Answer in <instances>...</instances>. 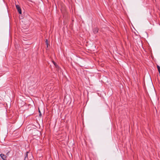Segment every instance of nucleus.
Here are the masks:
<instances>
[{
  "label": "nucleus",
  "mask_w": 160,
  "mask_h": 160,
  "mask_svg": "<svg viewBox=\"0 0 160 160\" xmlns=\"http://www.w3.org/2000/svg\"><path fill=\"white\" fill-rule=\"evenodd\" d=\"M16 8L17 9L18 12L20 14H22V11L21 9L19 6V5H18L16 4Z\"/></svg>",
  "instance_id": "obj_1"
},
{
  "label": "nucleus",
  "mask_w": 160,
  "mask_h": 160,
  "mask_svg": "<svg viewBox=\"0 0 160 160\" xmlns=\"http://www.w3.org/2000/svg\"><path fill=\"white\" fill-rule=\"evenodd\" d=\"M98 29L97 28H95L93 30V32L94 33H97L98 32Z\"/></svg>",
  "instance_id": "obj_4"
},
{
  "label": "nucleus",
  "mask_w": 160,
  "mask_h": 160,
  "mask_svg": "<svg viewBox=\"0 0 160 160\" xmlns=\"http://www.w3.org/2000/svg\"><path fill=\"white\" fill-rule=\"evenodd\" d=\"M0 156L3 160H7V156L6 155L3 154H1Z\"/></svg>",
  "instance_id": "obj_2"
},
{
  "label": "nucleus",
  "mask_w": 160,
  "mask_h": 160,
  "mask_svg": "<svg viewBox=\"0 0 160 160\" xmlns=\"http://www.w3.org/2000/svg\"><path fill=\"white\" fill-rule=\"evenodd\" d=\"M157 68L158 69V70L159 72V74H160V67L158 65H157Z\"/></svg>",
  "instance_id": "obj_5"
},
{
  "label": "nucleus",
  "mask_w": 160,
  "mask_h": 160,
  "mask_svg": "<svg viewBox=\"0 0 160 160\" xmlns=\"http://www.w3.org/2000/svg\"><path fill=\"white\" fill-rule=\"evenodd\" d=\"M45 43H46V44L47 45V48H48V40L47 39H46Z\"/></svg>",
  "instance_id": "obj_6"
},
{
  "label": "nucleus",
  "mask_w": 160,
  "mask_h": 160,
  "mask_svg": "<svg viewBox=\"0 0 160 160\" xmlns=\"http://www.w3.org/2000/svg\"><path fill=\"white\" fill-rule=\"evenodd\" d=\"M39 115H40V116L41 115V113L39 110Z\"/></svg>",
  "instance_id": "obj_8"
},
{
  "label": "nucleus",
  "mask_w": 160,
  "mask_h": 160,
  "mask_svg": "<svg viewBox=\"0 0 160 160\" xmlns=\"http://www.w3.org/2000/svg\"><path fill=\"white\" fill-rule=\"evenodd\" d=\"M52 62L53 63V64H54V65L55 66L56 68L57 69V70H58L59 69V66L54 61H52Z\"/></svg>",
  "instance_id": "obj_3"
},
{
  "label": "nucleus",
  "mask_w": 160,
  "mask_h": 160,
  "mask_svg": "<svg viewBox=\"0 0 160 160\" xmlns=\"http://www.w3.org/2000/svg\"><path fill=\"white\" fill-rule=\"evenodd\" d=\"M28 152H27V154L26 155V156L25 157V160L27 158H28Z\"/></svg>",
  "instance_id": "obj_7"
}]
</instances>
